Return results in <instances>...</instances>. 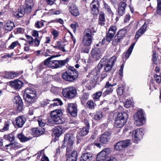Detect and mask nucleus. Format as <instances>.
<instances>
[{
    "label": "nucleus",
    "instance_id": "nucleus-30",
    "mask_svg": "<svg viewBox=\"0 0 161 161\" xmlns=\"http://www.w3.org/2000/svg\"><path fill=\"white\" fill-rule=\"evenodd\" d=\"M89 94L88 93H83L80 97V99L82 104H84L89 98Z\"/></svg>",
    "mask_w": 161,
    "mask_h": 161
},
{
    "label": "nucleus",
    "instance_id": "nucleus-23",
    "mask_svg": "<svg viewBox=\"0 0 161 161\" xmlns=\"http://www.w3.org/2000/svg\"><path fill=\"white\" fill-rule=\"evenodd\" d=\"M43 132V129L42 127H37L32 129L31 134L34 137L39 136L42 134Z\"/></svg>",
    "mask_w": 161,
    "mask_h": 161
},
{
    "label": "nucleus",
    "instance_id": "nucleus-52",
    "mask_svg": "<svg viewBox=\"0 0 161 161\" xmlns=\"http://www.w3.org/2000/svg\"><path fill=\"white\" fill-rule=\"evenodd\" d=\"M122 142V146L124 148H125L128 146L130 144V140H127L125 141H120Z\"/></svg>",
    "mask_w": 161,
    "mask_h": 161
},
{
    "label": "nucleus",
    "instance_id": "nucleus-1",
    "mask_svg": "<svg viewBox=\"0 0 161 161\" xmlns=\"http://www.w3.org/2000/svg\"><path fill=\"white\" fill-rule=\"evenodd\" d=\"M78 72L73 67H69L68 70L62 74V77L64 80L70 82L74 80L78 76Z\"/></svg>",
    "mask_w": 161,
    "mask_h": 161
},
{
    "label": "nucleus",
    "instance_id": "nucleus-39",
    "mask_svg": "<svg viewBox=\"0 0 161 161\" xmlns=\"http://www.w3.org/2000/svg\"><path fill=\"white\" fill-rule=\"evenodd\" d=\"M48 60L47 59L45 60L44 63H42L39 65V68L40 70H42L43 69L46 68L47 67H48Z\"/></svg>",
    "mask_w": 161,
    "mask_h": 161
},
{
    "label": "nucleus",
    "instance_id": "nucleus-43",
    "mask_svg": "<svg viewBox=\"0 0 161 161\" xmlns=\"http://www.w3.org/2000/svg\"><path fill=\"white\" fill-rule=\"evenodd\" d=\"M27 38V42L30 46H33L34 43V39L31 36L27 35L25 36Z\"/></svg>",
    "mask_w": 161,
    "mask_h": 161
},
{
    "label": "nucleus",
    "instance_id": "nucleus-41",
    "mask_svg": "<svg viewBox=\"0 0 161 161\" xmlns=\"http://www.w3.org/2000/svg\"><path fill=\"white\" fill-rule=\"evenodd\" d=\"M122 40V39L118 37L117 35H116L113 41V45L114 46H116L118 43L120 42Z\"/></svg>",
    "mask_w": 161,
    "mask_h": 161
},
{
    "label": "nucleus",
    "instance_id": "nucleus-10",
    "mask_svg": "<svg viewBox=\"0 0 161 161\" xmlns=\"http://www.w3.org/2000/svg\"><path fill=\"white\" fill-rule=\"evenodd\" d=\"M134 118L135 120V124L137 126L142 125L145 122V118L142 110H138L134 114Z\"/></svg>",
    "mask_w": 161,
    "mask_h": 161
},
{
    "label": "nucleus",
    "instance_id": "nucleus-3",
    "mask_svg": "<svg viewBox=\"0 0 161 161\" xmlns=\"http://www.w3.org/2000/svg\"><path fill=\"white\" fill-rule=\"evenodd\" d=\"M23 97L28 103L31 104L36 98V92L34 88H27L25 91Z\"/></svg>",
    "mask_w": 161,
    "mask_h": 161
},
{
    "label": "nucleus",
    "instance_id": "nucleus-61",
    "mask_svg": "<svg viewBox=\"0 0 161 161\" xmlns=\"http://www.w3.org/2000/svg\"><path fill=\"white\" fill-rule=\"evenodd\" d=\"M118 94L119 95H121L123 93V87H120L117 89Z\"/></svg>",
    "mask_w": 161,
    "mask_h": 161
},
{
    "label": "nucleus",
    "instance_id": "nucleus-32",
    "mask_svg": "<svg viewBox=\"0 0 161 161\" xmlns=\"http://www.w3.org/2000/svg\"><path fill=\"white\" fill-rule=\"evenodd\" d=\"M89 128L84 127L80 129L79 134L81 136H84L86 135L89 132Z\"/></svg>",
    "mask_w": 161,
    "mask_h": 161
},
{
    "label": "nucleus",
    "instance_id": "nucleus-4",
    "mask_svg": "<svg viewBox=\"0 0 161 161\" xmlns=\"http://www.w3.org/2000/svg\"><path fill=\"white\" fill-rule=\"evenodd\" d=\"M117 57L118 54L116 53L107 62L104 61V59H102L98 64V66H100L101 68H103L105 72H108L111 69L114 65Z\"/></svg>",
    "mask_w": 161,
    "mask_h": 161
},
{
    "label": "nucleus",
    "instance_id": "nucleus-44",
    "mask_svg": "<svg viewBox=\"0 0 161 161\" xmlns=\"http://www.w3.org/2000/svg\"><path fill=\"white\" fill-rule=\"evenodd\" d=\"M91 13L94 15H97L98 14V10L97 7L96 5H93L92 8Z\"/></svg>",
    "mask_w": 161,
    "mask_h": 161
},
{
    "label": "nucleus",
    "instance_id": "nucleus-54",
    "mask_svg": "<svg viewBox=\"0 0 161 161\" xmlns=\"http://www.w3.org/2000/svg\"><path fill=\"white\" fill-rule=\"evenodd\" d=\"M25 5H29L30 7H33L34 3L33 0H25Z\"/></svg>",
    "mask_w": 161,
    "mask_h": 161
},
{
    "label": "nucleus",
    "instance_id": "nucleus-37",
    "mask_svg": "<svg viewBox=\"0 0 161 161\" xmlns=\"http://www.w3.org/2000/svg\"><path fill=\"white\" fill-rule=\"evenodd\" d=\"M99 23L101 25L104 24L105 17L104 14L103 13H101L99 14Z\"/></svg>",
    "mask_w": 161,
    "mask_h": 161
},
{
    "label": "nucleus",
    "instance_id": "nucleus-33",
    "mask_svg": "<svg viewBox=\"0 0 161 161\" xmlns=\"http://www.w3.org/2000/svg\"><path fill=\"white\" fill-rule=\"evenodd\" d=\"M3 137L6 140H9L11 142L14 141L15 139V136L13 133L4 135Z\"/></svg>",
    "mask_w": 161,
    "mask_h": 161
},
{
    "label": "nucleus",
    "instance_id": "nucleus-36",
    "mask_svg": "<svg viewBox=\"0 0 161 161\" xmlns=\"http://www.w3.org/2000/svg\"><path fill=\"white\" fill-rule=\"evenodd\" d=\"M86 106L89 109H94L96 104L92 100H89L87 102Z\"/></svg>",
    "mask_w": 161,
    "mask_h": 161
},
{
    "label": "nucleus",
    "instance_id": "nucleus-16",
    "mask_svg": "<svg viewBox=\"0 0 161 161\" xmlns=\"http://www.w3.org/2000/svg\"><path fill=\"white\" fill-rule=\"evenodd\" d=\"M22 73L21 72L20 73V72L19 71L15 72L14 71H5L2 72V74L5 78L8 79H12L15 77L19 76L20 74Z\"/></svg>",
    "mask_w": 161,
    "mask_h": 161
},
{
    "label": "nucleus",
    "instance_id": "nucleus-8",
    "mask_svg": "<svg viewBox=\"0 0 161 161\" xmlns=\"http://www.w3.org/2000/svg\"><path fill=\"white\" fill-rule=\"evenodd\" d=\"M74 138L71 134H67L65 136L64 141V143H67L66 155L69 154L72 149V146L74 143Z\"/></svg>",
    "mask_w": 161,
    "mask_h": 161
},
{
    "label": "nucleus",
    "instance_id": "nucleus-57",
    "mask_svg": "<svg viewBox=\"0 0 161 161\" xmlns=\"http://www.w3.org/2000/svg\"><path fill=\"white\" fill-rule=\"evenodd\" d=\"M104 8L108 12L109 14L112 13V11L110 8V7L107 4L105 3L104 4Z\"/></svg>",
    "mask_w": 161,
    "mask_h": 161
},
{
    "label": "nucleus",
    "instance_id": "nucleus-45",
    "mask_svg": "<svg viewBox=\"0 0 161 161\" xmlns=\"http://www.w3.org/2000/svg\"><path fill=\"white\" fill-rule=\"evenodd\" d=\"M103 117V114L101 112H97L94 115V119L96 120H100Z\"/></svg>",
    "mask_w": 161,
    "mask_h": 161
},
{
    "label": "nucleus",
    "instance_id": "nucleus-5",
    "mask_svg": "<svg viewBox=\"0 0 161 161\" xmlns=\"http://www.w3.org/2000/svg\"><path fill=\"white\" fill-rule=\"evenodd\" d=\"M128 117V114L125 112L118 113L115 118V126L117 128L122 127L126 123Z\"/></svg>",
    "mask_w": 161,
    "mask_h": 161
},
{
    "label": "nucleus",
    "instance_id": "nucleus-26",
    "mask_svg": "<svg viewBox=\"0 0 161 161\" xmlns=\"http://www.w3.org/2000/svg\"><path fill=\"white\" fill-rule=\"evenodd\" d=\"M146 26L145 25H143L137 31L135 36V38L136 39H138L146 31Z\"/></svg>",
    "mask_w": 161,
    "mask_h": 161
},
{
    "label": "nucleus",
    "instance_id": "nucleus-60",
    "mask_svg": "<svg viewBox=\"0 0 161 161\" xmlns=\"http://www.w3.org/2000/svg\"><path fill=\"white\" fill-rule=\"evenodd\" d=\"M60 147H59L56 149L55 155L54 156L55 158H57L60 156Z\"/></svg>",
    "mask_w": 161,
    "mask_h": 161
},
{
    "label": "nucleus",
    "instance_id": "nucleus-64",
    "mask_svg": "<svg viewBox=\"0 0 161 161\" xmlns=\"http://www.w3.org/2000/svg\"><path fill=\"white\" fill-rule=\"evenodd\" d=\"M105 161H117V159L113 157H108L107 158Z\"/></svg>",
    "mask_w": 161,
    "mask_h": 161
},
{
    "label": "nucleus",
    "instance_id": "nucleus-48",
    "mask_svg": "<svg viewBox=\"0 0 161 161\" xmlns=\"http://www.w3.org/2000/svg\"><path fill=\"white\" fill-rule=\"evenodd\" d=\"M158 5L157 9V14L161 15V0H157Z\"/></svg>",
    "mask_w": 161,
    "mask_h": 161
},
{
    "label": "nucleus",
    "instance_id": "nucleus-6",
    "mask_svg": "<svg viewBox=\"0 0 161 161\" xmlns=\"http://www.w3.org/2000/svg\"><path fill=\"white\" fill-rule=\"evenodd\" d=\"M50 115L51 118L56 124H62L64 121L63 118H60L62 115V113L60 110H54L51 112Z\"/></svg>",
    "mask_w": 161,
    "mask_h": 161
},
{
    "label": "nucleus",
    "instance_id": "nucleus-21",
    "mask_svg": "<svg viewBox=\"0 0 161 161\" xmlns=\"http://www.w3.org/2000/svg\"><path fill=\"white\" fill-rule=\"evenodd\" d=\"M15 27L14 23L11 21L8 20L5 22L3 29L7 31H11Z\"/></svg>",
    "mask_w": 161,
    "mask_h": 161
},
{
    "label": "nucleus",
    "instance_id": "nucleus-35",
    "mask_svg": "<svg viewBox=\"0 0 161 161\" xmlns=\"http://www.w3.org/2000/svg\"><path fill=\"white\" fill-rule=\"evenodd\" d=\"M7 146L11 148H12V149H14L15 150L21 147L20 145L16 142L10 143L8 144L7 145Z\"/></svg>",
    "mask_w": 161,
    "mask_h": 161
},
{
    "label": "nucleus",
    "instance_id": "nucleus-49",
    "mask_svg": "<svg viewBox=\"0 0 161 161\" xmlns=\"http://www.w3.org/2000/svg\"><path fill=\"white\" fill-rule=\"evenodd\" d=\"M61 12V11L60 10H58L55 11L54 9H51L49 11L48 14L51 15L53 14L58 15L60 14Z\"/></svg>",
    "mask_w": 161,
    "mask_h": 161
},
{
    "label": "nucleus",
    "instance_id": "nucleus-38",
    "mask_svg": "<svg viewBox=\"0 0 161 161\" xmlns=\"http://www.w3.org/2000/svg\"><path fill=\"white\" fill-rule=\"evenodd\" d=\"M126 32V31L125 30H121L119 31L116 35L122 40Z\"/></svg>",
    "mask_w": 161,
    "mask_h": 161
},
{
    "label": "nucleus",
    "instance_id": "nucleus-63",
    "mask_svg": "<svg viewBox=\"0 0 161 161\" xmlns=\"http://www.w3.org/2000/svg\"><path fill=\"white\" fill-rule=\"evenodd\" d=\"M152 24V21L150 19H148L146 20L143 25H145V26H146V28H147V25H148L149 24Z\"/></svg>",
    "mask_w": 161,
    "mask_h": 161
},
{
    "label": "nucleus",
    "instance_id": "nucleus-2",
    "mask_svg": "<svg viewBox=\"0 0 161 161\" xmlns=\"http://www.w3.org/2000/svg\"><path fill=\"white\" fill-rule=\"evenodd\" d=\"M61 55H52L47 59L48 60V67L53 69L62 67L64 66L68 62L66 59L64 60H51L53 58L60 56Z\"/></svg>",
    "mask_w": 161,
    "mask_h": 161
},
{
    "label": "nucleus",
    "instance_id": "nucleus-17",
    "mask_svg": "<svg viewBox=\"0 0 161 161\" xmlns=\"http://www.w3.org/2000/svg\"><path fill=\"white\" fill-rule=\"evenodd\" d=\"M91 54L92 57L95 60H99L102 57L100 49L97 47H94L92 49Z\"/></svg>",
    "mask_w": 161,
    "mask_h": 161
},
{
    "label": "nucleus",
    "instance_id": "nucleus-58",
    "mask_svg": "<svg viewBox=\"0 0 161 161\" xmlns=\"http://www.w3.org/2000/svg\"><path fill=\"white\" fill-rule=\"evenodd\" d=\"M51 33L53 36V38L54 39L56 38L59 35L58 31L55 30L52 31Z\"/></svg>",
    "mask_w": 161,
    "mask_h": 161
},
{
    "label": "nucleus",
    "instance_id": "nucleus-20",
    "mask_svg": "<svg viewBox=\"0 0 161 161\" xmlns=\"http://www.w3.org/2000/svg\"><path fill=\"white\" fill-rule=\"evenodd\" d=\"M111 134L106 132L103 134L100 137V142L103 144H106L110 139Z\"/></svg>",
    "mask_w": 161,
    "mask_h": 161
},
{
    "label": "nucleus",
    "instance_id": "nucleus-22",
    "mask_svg": "<svg viewBox=\"0 0 161 161\" xmlns=\"http://www.w3.org/2000/svg\"><path fill=\"white\" fill-rule=\"evenodd\" d=\"M16 125L19 128L22 127L25 124L26 119L23 116H20L16 118Z\"/></svg>",
    "mask_w": 161,
    "mask_h": 161
},
{
    "label": "nucleus",
    "instance_id": "nucleus-9",
    "mask_svg": "<svg viewBox=\"0 0 161 161\" xmlns=\"http://www.w3.org/2000/svg\"><path fill=\"white\" fill-rule=\"evenodd\" d=\"M93 33H92V31L89 29H86L84 33V37L83 42L85 46H88L90 45L92 42V37Z\"/></svg>",
    "mask_w": 161,
    "mask_h": 161
},
{
    "label": "nucleus",
    "instance_id": "nucleus-15",
    "mask_svg": "<svg viewBox=\"0 0 161 161\" xmlns=\"http://www.w3.org/2000/svg\"><path fill=\"white\" fill-rule=\"evenodd\" d=\"M68 112L72 116L75 117L76 116L77 110L76 105L74 103H68L67 107Z\"/></svg>",
    "mask_w": 161,
    "mask_h": 161
},
{
    "label": "nucleus",
    "instance_id": "nucleus-40",
    "mask_svg": "<svg viewBox=\"0 0 161 161\" xmlns=\"http://www.w3.org/2000/svg\"><path fill=\"white\" fill-rule=\"evenodd\" d=\"M57 44L58 45V49L61 50L63 52H66V50L65 49V44H64L62 43L61 42L59 41L57 42Z\"/></svg>",
    "mask_w": 161,
    "mask_h": 161
},
{
    "label": "nucleus",
    "instance_id": "nucleus-7",
    "mask_svg": "<svg viewBox=\"0 0 161 161\" xmlns=\"http://www.w3.org/2000/svg\"><path fill=\"white\" fill-rule=\"evenodd\" d=\"M62 94L65 97L70 99L76 96L77 92L74 87L70 86L63 89L62 91Z\"/></svg>",
    "mask_w": 161,
    "mask_h": 161
},
{
    "label": "nucleus",
    "instance_id": "nucleus-56",
    "mask_svg": "<svg viewBox=\"0 0 161 161\" xmlns=\"http://www.w3.org/2000/svg\"><path fill=\"white\" fill-rule=\"evenodd\" d=\"M153 54L152 55V60L153 61V63L156 64V62L157 60V58L156 56V53L155 51H153Z\"/></svg>",
    "mask_w": 161,
    "mask_h": 161
},
{
    "label": "nucleus",
    "instance_id": "nucleus-50",
    "mask_svg": "<svg viewBox=\"0 0 161 161\" xmlns=\"http://www.w3.org/2000/svg\"><path fill=\"white\" fill-rule=\"evenodd\" d=\"M25 8L24 9L25 13L27 14H30L31 11L33 7H30L29 5H25Z\"/></svg>",
    "mask_w": 161,
    "mask_h": 161
},
{
    "label": "nucleus",
    "instance_id": "nucleus-27",
    "mask_svg": "<svg viewBox=\"0 0 161 161\" xmlns=\"http://www.w3.org/2000/svg\"><path fill=\"white\" fill-rule=\"evenodd\" d=\"M25 13L24 9L20 7L18 11L14 12L13 14L16 18H19L23 17Z\"/></svg>",
    "mask_w": 161,
    "mask_h": 161
},
{
    "label": "nucleus",
    "instance_id": "nucleus-46",
    "mask_svg": "<svg viewBox=\"0 0 161 161\" xmlns=\"http://www.w3.org/2000/svg\"><path fill=\"white\" fill-rule=\"evenodd\" d=\"M122 142L119 141L114 146V148L116 150H120L124 148L122 146Z\"/></svg>",
    "mask_w": 161,
    "mask_h": 161
},
{
    "label": "nucleus",
    "instance_id": "nucleus-25",
    "mask_svg": "<svg viewBox=\"0 0 161 161\" xmlns=\"http://www.w3.org/2000/svg\"><path fill=\"white\" fill-rule=\"evenodd\" d=\"M92 158V156L90 153H86L83 154L80 159V161H91Z\"/></svg>",
    "mask_w": 161,
    "mask_h": 161
},
{
    "label": "nucleus",
    "instance_id": "nucleus-55",
    "mask_svg": "<svg viewBox=\"0 0 161 161\" xmlns=\"http://www.w3.org/2000/svg\"><path fill=\"white\" fill-rule=\"evenodd\" d=\"M114 36L107 33L106 35V41L108 42H110Z\"/></svg>",
    "mask_w": 161,
    "mask_h": 161
},
{
    "label": "nucleus",
    "instance_id": "nucleus-14",
    "mask_svg": "<svg viewBox=\"0 0 161 161\" xmlns=\"http://www.w3.org/2000/svg\"><path fill=\"white\" fill-rule=\"evenodd\" d=\"M13 102L14 107L19 110L21 111L23 109V103L22 100L19 96H16L14 97Z\"/></svg>",
    "mask_w": 161,
    "mask_h": 161
},
{
    "label": "nucleus",
    "instance_id": "nucleus-18",
    "mask_svg": "<svg viewBox=\"0 0 161 161\" xmlns=\"http://www.w3.org/2000/svg\"><path fill=\"white\" fill-rule=\"evenodd\" d=\"M126 4L124 2L121 1L118 5V12L119 15L121 16L125 14Z\"/></svg>",
    "mask_w": 161,
    "mask_h": 161
},
{
    "label": "nucleus",
    "instance_id": "nucleus-47",
    "mask_svg": "<svg viewBox=\"0 0 161 161\" xmlns=\"http://www.w3.org/2000/svg\"><path fill=\"white\" fill-rule=\"evenodd\" d=\"M10 125L11 123L9 122H5L3 128L1 129L0 131L3 132L4 131L8 130L9 129V126Z\"/></svg>",
    "mask_w": 161,
    "mask_h": 161
},
{
    "label": "nucleus",
    "instance_id": "nucleus-29",
    "mask_svg": "<svg viewBox=\"0 0 161 161\" xmlns=\"http://www.w3.org/2000/svg\"><path fill=\"white\" fill-rule=\"evenodd\" d=\"M77 153L76 151L74 150L72 151L71 153L69 154L66 155L68 156L67 158L70 159L73 161H76L77 160Z\"/></svg>",
    "mask_w": 161,
    "mask_h": 161
},
{
    "label": "nucleus",
    "instance_id": "nucleus-34",
    "mask_svg": "<svg viewBox=\"0 0 161 161\" xmlns=\"http://www.w3.org/2000/svg\"><path fill=\"white\" fill-rule=\"evenodd\" d=\"M135 43H133L130 46L129 48L127 51V52L125 54V57L126 58H128L130 57L131 54L132 50L135 45Z\"/></svg>",
    "mask_w": 161,
    "mask_h": 161
},
{
    "label": "nucleus",
    "instance_id": "nucleus-42",
    "mask_svg": "<svg viewBox=\"0 0 161 161\" xmlns=\"http://www.w3.org/2000/svg\"><path fill=\"white\" fill-rule=\"evenodd\" d=\"M103 93V91H98L96 92L92 95V97L94 100H98L99 99Z\"/></svg>",
    "mask_w": 161,
    "mask_h": 161
},
{
    "label": "nucleus",
    "instance_id": "nucleus-11",
    "mask_svg": "<svg viewBox=\"0 0 161 161\" xmlns=\"http://www.w3.org/2000/svg\"><path fill=\"white\" fill-rule=\"evenodd\" d=\"M142 130L140 129H136L133 131L132 135V139L135 143H137L142 137Z\"/></svg>",
    "mask_w": 161,
    "mask_h": 161
},
{
    "label": "nucleus",
    "instance_id": "nucleus-19",
    "mask_svg": "<svg viewBox=\"0 0 161 161\" xmlns=\"http://www.w3.org/2000/svg\"><path fill=\"white\" fill-rule=\"evenodd\" d=\"M12 87L15 89H19L22 87L23 83L20 80L16 79L9 82Z\"/></svg>",
    "mask_w": 161,
    "mask_h": 161
},
{
    "label": "nucleus",
    "instance_id": "nucleus-62",
    "mask_svg": "<svg viewBox=\"0 0 161 161\" xmlns=\"http://www.w3.org/2000/svg\"><path fill=\"white\" fill-rule=\"evenodd\" d=\"M40 40L36 38L34 40V46L38 47L39 46L40 43Z\"/></svg>",
    "mask_w": 161,
    "mask_h": 161
},
{
    "label": "nucleus",
    "instance_id": "nucleus-59",
    "mask_svg": "<svg viewBox=\"0 0 161 161\" xmlns=\"http://www.w3.org/2000/svg\"><path fill=\"white\" fill-rule=\"evenodd\" d=\"M154 77L155 80L157 83H159L161 81V76L160 75L155 74L154 75Z\"/></svg>",
    "mask_w": 161,
    "mask_h": 161
},
{
    "label": "nucleus",
    "instance_id": "nucleus-24",
    "mask_svg": "<svg viewBox=\"0 0 161 161\" xmlns=\"http://www.w3.org/2000/svg\"><path fill=\"white\" fill-rule=\"evenodd\" d=\"M69 11L71 14L75 16H77L79 14V12L76 5L73 4H69Z\"/></svg>",
    "mask_w": 161,
    "mask_h": 161
},
{
    "label": "nucleus",
    "instance_id": "nucleus-12",
    "mask_svg": "<svg viewBox=\"0 0 161 161\" xmlns=\"http://www.w3.org/2000/svg\"><path fill=\"white\" fill-rule=\"evenodd\" d=\"M110 149L109 148H105L99 153L96 158L97 161H105L107 155L110 153Z\"/></svg>",
    "mask_w": 161,
    "mask_h": 161
},
{
    "label": "nucleus",
    "instance_id": "nucleus-28",
    "mask_svg": "<svg viewBox=\"0 0 161 161\" xmlns=\"http://www.w3.org/2000/svg\"><path fill=\"white\" fill-rule=\"evenodd\" d=\"M53 132L55 136H59L62 133L63 128L61 125H58L55 127L53 129Z\"/></svg>",
    "mask_w": 161,
    "mask_h": 161
},
{
    "label": "nucleus",
    "instance_id": "nucleus-51",
    "mask_svg": "<svg viewBox=\"0 0 161 161\" xmlns=\"http://www.w3.org/2000/svg\"><path fill=\"white\" fill-rule=\"evenodd\" d=\"M19 43L17 41L13 42L8 47V48L10 49H13L15 47L19 45Z\"/></svg>",
    "mask_w": 161,
    "mask_h": 161
},
{
    "label": "nucleus",
    "instance_id": "nucleus-13",
    "mask_svg": "<svg viewBox=\"0 0 161 161\" xmlns=\"http://www.w3.org/2000/svg\"><path fill=\"white\" fill-rule=\"evenodd\" d=\"M116 85V83L111 84L108 81L107 82L105 85L104 88L102 90V91H103L105 89H106L103 93V95L104 96H105L111 93L114 89L113 86Z\"/></svg>",
    "mask_w": 161,
    "mask_h": 161
},
{
    "label": "nucleus",
    "instance_id": "nucleus-31",
    "mask_svg": "<svg viewBox=\"0 0 161 161\" xmlns=\"http://www.w3.org/2000/svg\"><path fill=\"white\" fill-rule=\"evenodd\" d=\"M17 137L21 142H25L31 139L30 138L25 136L22 133L18 134Z\"/></svg>",
    "mask_w": 161,
    "mask_h": 161
},
{
    "label": "nucleus",
    "instance_id": "nucleus-53",
    "mask_svg": "<svg viewBox=\"0 0 161 161\" xmlns=\"http://www.w3.org/2000/svg\"><path fill=\"white\" fill-rule=\"evenodd\" d=\"M44 25V23L42 21H37L35 23V26L36 27L40 28Z\"/></svg>",
    "mask_w": 161,
    "mask_h": 161
}]
</instances>
